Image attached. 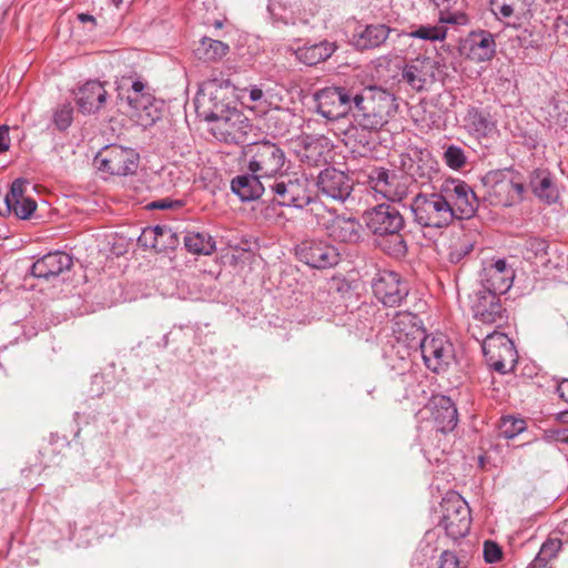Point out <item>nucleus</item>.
Listing matches in <instances>:
<instances>
[{
    "mask_svg": "<svg viewBox=\"0 0 568 568\" xmlns=\"http://www.w3.org/2000/svg\"><path fill=\"white\" fill-rule=\"evenodd\" d=\"M418 176H419V178H424V176H425V173H424V172H423V173H419V174H418Z\"/></svg>",
    "mask_w": 568,
    "mask_h": 568,
    "instance_id": "nucleus-64",
    "label": "nucleus"
},
{
    "mask_svg": "<svg viewBox=\"0 0 568 568\" xmlns=\"http://www.w3.org/2000/svg\"><path fill=\"white\" fill-rule=\"evenodd\" d=\"M230 51L229 44L214 40L207 37H204L201 40L200 45L196 49V55L199 59L211 62L221 60L225 57Z\"/></svg>",
    "mask_w": 568,
    "mask_h": 568,
    "instance_id": "nucleus-40",
    "label": "nucleus"
},
{
    "mask_svg": "<svg viewBox=\"0 0 568 568\" xmlns=\"http://www.w3.org/2000/svg\"><path fill=\"white\" fill-rule=\"evenodd\" d=\"M433 568H462L460 560L457 555L452 550H444L440 552L438 559Z\"/></svg>",
    "mask_w": 568,
    "mask_h": 568,
    "instance_id": "nucleus-47",
    "label": "nucleus"
},
{
    "mask_svg": "<svg viewBox=\"0 0 568 568\" xmlns=\"http://www.w3.org/2000/svg\"><path fill=\"white\" fill-rule=\"evenodd\" d=\"M500 292L481 287L475 293L473 302L474 317L488 325L500 327L507 321V311L500 302Z\"/></svg>",
    "mask_w": 568,
    "mask_h": 568,
    "instance_id": "nucleus-17",
    "label": "nucleus"
},
{
    "mask_svg": "<svg viewBox=\"0 0 568 568\" xmlns=\"http://www.w3.org/2000/svg\"><path fill=\"white\" fill-rule=\"evenodd\" d=\"M557 393L560 398L568 403V379H564L558 384Z\"/></svg>",
    "mask_w": 568,
    "mask_h": 568,
    "instance_id": "nucleus-55",
    "label": "nucleus"
},
{
    "mask_svg": "<svg viewBox=\"0 0 568 568\" xmlns=\"http://www.w3.org/2000/svg\"><path fill=\"white\" fill-rule=\"evenodd\" d=\"M548 564L549 561L546 560L544 557L539 556L537 554V556L535 557V559L530 562V565L528 566V568H548Z\"/></svg>",
    "mask_w": 568,
    "mask_h": 568,
    "instance_id": "nucleus-56",
    "label": "nucleus"
},
{
    "mask_svg": "<svg viewBox=\"0 0 568 568\" xmlns=\"http://www.w3.org/2000/svg\"><path fill=\"white\" fill-rule=\"evenodd\" d=\"M413 221L422 229L440 230L454 223L453 211L442 187L432 193L419 192L409 204Z\"/></svg>",
    "mask_w": 568,
    "mask_h": 568,
    "instance_id": "nucleus-4",
    "label": "nucleus"
},
{
    "mask_svg": "<svg viewBox=\"0 0 568 568\" xmlns=\"http://www.w3.org/2000/svg\"><path fill=\"white\" fill-rule=\"evenodd\" d=\"M463 51L474 61L490 60L496 53V42L489 31L471 32L463 43Z\"/></svg>",
    "mask_w": 568,
    "mask_h": 568,
    "instance_id": "nucleus-26",
    "label": "nucleus"
},
{
    "mask_svg": "<svg viewBox=\"0 0 568 568\" xmlns=\"http://www.w3.org/2000/svg\"><path fill=\"white\" fill-rule=\"evenodd\" d=\"M516 36L513 41L525 50L540 51L545 41V26L540 22H528L525 26H515Z\"/></svg>",
    "mask_w": 568,
    "mask_h": 568,
    "instance_id": "nucleus-32",
    "label": "nucleus"
},
{
    "mask_svg": "<svg viewBox=\"0 0 568 568\" xmlns=\"http://www.w3.org/2000/svg\"><path fill=\"white\" fill-rule=\"evenodd\" d=\"M440 507L443 516L439 526L446 535L454 540L465 537L471 524L468 504L459 495H452L443 499Z\"/></svg>",
    "mask_w": 568,
    "mask_h": 568,
    "instance_id": "nucleus-10",
    "label": "nucleus"
},
{
    "mask_svg": "<svg viewBox=\"0 0 568 568\" xmlns=\"http://www.w3.org/2000/svg\"><path fill=\"white\" fill-rule=\"evenodd\" d=\"M442 191L453 211V221L473 217L478 209V199L473 189L464 181L447 179Z\"/></svg>",
    "mask_w": 568,
    "mask_h": 568,
    "instance_id": "nucleus-12",
    "label": "nucleus"
},
{
    "mask_svg": "<svg viewBox=\"0 0 568 568\" xmlns=\"http://www.w3.org/2000/svg\"><path fill=\"white\" fill-rule=\"evenodd\" d=\"M357 89L326 87L314 94L316 111L329 121H337L354 113Z\"/></svg>",
    "mask_w": 568,
    "mask_h": 568,
    "instance_id": "nucleus-7",
    "label": "nucleus"
},
{
    "mask_svg": "<svg viewBox=\"0 0 568 568\" xmlns=\"http://www.w3.org/2000/svg\"><path fill=\"white\" fill-rule=\"evenodd\" d=\"M550 245L539 237H530L525 242L524 257L528 261L548 265L550 263Z\"/></svg>",
    "mask_w": 568,
    "mask_h": 568,
    "instance_id": "nucleus-39",
    "label": "nucleus"
},
{
    "mask_svg": "<svg viewBox=\"0 0 568 568\" xmlns=\"http://www.w3.org/2000/svg\"><path fill=\"white\" fill-rule=\"evenodd\" d=\"M184 205L182 200H171L169 197L152 201L146 204L148 210H176Z\"/></svg>",
    "mask_w": 568,
    "mask_h": 568,
    "instance_id": "nucleus-50",
    "label": "nucleus"
},
{
    "mask_svg": "<svg viewBox=\"0 0 568 568\" xmlns=\"http://www.w3.org/2000/svg\"><path fill=\"white\" fill-rule=\"evenodd\" d=\"M316 185L323 195L341 203L351 196L354 189L352 178L333 166L325 168L320 172Z\"/></svg>",
    "mask_w": 568,
    "mask_h": 568,
    "instance_id": "nucleus-18",
    "label": "nucleus"
},
{
    "mask_svg": "<svg viewBox=\"0 0 568 568\" xmlns=\"http://www.w3.org/2000/svg\"><path fill=\"white\" fill-rule=\"evenodd\" d=\"M483 354L487 364L496 372L505 374L517 363V351L514 342L504 333H487L481 343Z\"/></svg>",
    "mask_w": 568,
    "mask_h": 568,
    "instance_id": "nucleus-9",
    "label": "nucleus"
},
{
    "mask_svg": "<svg viewBox=\"0 0 568 568\" xmlns=\"http://www.w3.org/2000/svg\"><path fill=\"white\" fill-rule=\"evenodd\" d=\"M120 99H125L143 125H151L161 118L162 102L156 100L146 81L123 77L118 88Z\"/></svg>",
    "mask_w": 568,
    "mask_h": 568,
    "instance_id": "nucleus-5",
    "label": "nucleus"
},
{
    "mask_svg": "<svg viewBox=\"0 0 568 568\" xmlns=\"http://www.w3.org/2000/svg\"><path fill=\"white\" fill-rule=\"evenodd\" d=\"M473 250V244L469 242H463L459 244H455L450 247L449 251V261L452 263L460 262L467 254H469Z\"/></svg>",
    "mask_w": 568,
    "mask_h": 568,
    "instance_id": "nucleus-51",
    "label": "nucleus"
},
{
    "mask_svg": "<svg viewBox=\"0 0 568 568\" xmlns=\"http://www.w3.org/2000/svg\"><path fill=\"white\" fill-rule=\"evenodd\" d=\"M248 97L253 102H261L264 98V93L262 89L254 85L248 89Z\"/></svg>",
    "mask_w": 568,
    "mask_h": 568,
    "instance_id": "nucleus-54",
    "label": "nucleus"
},
{
    "mask_svg": "<svg viewBox=\"0 0 568 568\" xmlns=\"http://www.w3.org/2000/svg\"><path fill=\"white\" fill-rule=\"evenodd\" d=\"M405 36L422 40L438 41L445 39L446 32L442 27L419 26L417 29L406 33Z\"/></svg>",
    "mask_w": 568,
    "mask_h": 568,
    "instance_id": "nucleus-43",
    "label": "nucleus"
},
{
    "mask_svg": "<svg viewBox=\"0 0 568 568\" xmlns=\"http://www.w3.org/2000/svg\"><path fill=\"white\" fill-rule=\"evenodd\" d=\"M374 390H375V388L373 387L372 389H368V390H367V393H368L369 395H372Z\"/></svg>",
    "mask_w": 568,
    "mask_h": 568,
    "instance_id": "nucleus-62",
    "label": "nucleus"
},
{
    "mask_svg": "<svg viewBox=\"0 0 568 568\" xmlns=\"http://www.w3.org/2000/svg\"><path fill=\"white\" fill-rule=\"evenodd\" d=\"M390 32L386 24H369L355 36L354 44L359 50L374 49L383 44Z\"/></svg>",
    "mask_w": 568,
    "mask_h": 568,
    "instance_id": "nucleus-34",
    "label": "nucleus"
},
{
    "mask_svg": "<svg viewBox=\"0 0 568 568\" xmlns=\"http://www.w3.org/2000/svg\"><path fill=\"white\" fill-rule=\"evenodd\" d=\"M560 19L564 20V22H565V24L567 27L565 32L568 34V13L562 16V17H560Z\"/></svg>",
    "mask_w": 568,
    "mask_h": 568,
    "instance_id": "nucleus-61",
    "label": "nucleus"
},
{
    "mask_svg": "<svg viewBox=\"0 0 568 568\" xmlns=\"http://www.w3.org/2000/svg\"><path fill=\"white\" fill-rule=\"evenodd\" d=\"M108 92L100 81H88L79 88L75 102L83 114L98 112L106 102Z\"/></svg>",
    "mask_w": 568,
    "mask_h": 568,
    "instance_id": "nucleus-27",
    "label": "nucleus"
},
{
    "mask_svg": "<svg viewBox=\"0 0 568 568\" xmlns=\"http://www.w3.org/2000/svg\"><path fill=\"white\" fill-rule=\"evenodd\" d=\"M37 209V202L24 196V193L20 197H16V202L12 205V213L20 220H28Z\"/></svg>",
    "mask_w": 568,
    "mask_h": 568,
    "instance_id": "nucleus-44",
    "label": "nucleus"
},
{
    "mask_svg": "<svg viewBox=\"0 0 568 568\" xmlns=\"http://www.w3.org/2000/svg\"><path fill=\"white\" fill-rule=\"evenodd\" d=\"M162 237L172 239V229L168 225H156L143 230L139 242L143 246H151L158 252H164L174 248V240L171 242L162 241Z\"/></svg>",
    "mask_w": 568,
    "mask_h": 568,
    "instance_id": "nucleus-35",
    "label": "nucleus"
},
{
    "mask_svg": "<svg viewBox=\"0 0 568 568\" xmlns=\"http://www.w3.org/2000/svg\"><path fill=\"white\" fill-rule=\"evenodd\" d=\"M397 108L394 94L381 87L369 85L357 89L353 118L363 130L377 132L389 122Z\"/></svg>",
    "mask_w": 568,
    "mask_h": 568,
    "instance_id": "nucleus-1",
    "label": "nucleus"
},
{
    "mask_svg": "<svg viewBox=\"0 0 568 568\" xmlns=\"http://www.w3.org/2000/svg\"><path fill=\"white\" fill-rule=\"evenodd\" d=\"M392 332L398 342L405 343L408 347H417V342L425 335L423 321L410 312H397L394 315Z\"/></svg>",
    "mask_w": 568,
    "mask_h": 568,
    "instance_id": "nucleus-21",
    "label": "nucleus"
},
{
    "mask_svg": "<svg viewBox=\"0 0 568 568\" xmlns=\"http://www.w3.org/2000/svg\"><path fill=\"white\" fill-rule=\"evenodd\" d=\"M331 217L323 222L327 235L341 243L355 244L362 237V225L352 216L337 215L335 211L329 212Z\"/></svg>",
    "mask_w": 568,
    "mask_h": 568,
    "instance_id": "nucleus-20",
    "label": "nucleus"
},
{
    "mask_svg": "<svg viewBox=\"0 0 568 568\" xmlns=\"http://www.w3.org/2000/svg\"><path fill=\"white\" fill-rule=\"evenodd\" d=\"M267 195L278 206L303 209L311 203L307 178L285 170L267 181Z\"/></svg>",
    "mask_w": 568,
    "mask_h": 568,
    "instance_id": "nucleus-6",
    "label": "nucleus"
},
{
    "mask_svg": "<svg viewBox=\"0 0 568 568\" xmlns=\"http://www.w3.org/2000/svg\"><path fill=\"white\" fill-rule=\"evenodd\" d=\"M73 120V109L70 104L58 108L53 114V123L60 131L67 130Z\"/></svg>",
    "mask_w": 568,
    "mask_h": 568,
    "instance_id": "nucleus-46",
    "label": "nucleus"
},
{
    "mask_svg": "<svg viewBox=\"0 0 568 568\" xmlns=\"http://www.w3.org/2000/svg\"><path fill=\"white\" fill-rule=\"evenodd\" d=\"M174 240V247L179 244V240H178V236L176 234L172 231V239L170 237H162V241L164 242H171Z\"/></svg>",
    "mask_w": 568,
    "mask_h": 568,
    "instance_id": "nucleus-60",
    "label": "nucleus"
},
{
    "mask_svg": "<svg viewBox=\"0 0 568 568\" xmlns=\"http://www.w3.org/2000/svg\"><path fill=\"white\" fill-rule=\"evenodd\" d=\"M78 19L81 22H95V18L89 13H80Z\"/></svg>",
    "mask_w": 568,
    "mask_h": 568,
    "instance_id": "nucleus-58",
    "label": "nucleus"
},
{
    "mask_svg": "<svg viewBox=\"0 0 568 568\" xmlns=\"http://www.w3.org/2000/svg\"><path fill=\"white\" fill-rule=\"evenodd\" d=\"M444 161L450 169L459 170L465 165L466 156L462 148L452 144L444 152Z\"/></svg>",
    "mask_w": 568,
    "mask_h": 568,
    "instance_id": "nucleus-45",
    "label": "nucleus"
},
{
    "mask_svg": "<svg viewBox=\"0 0 568 568\" xmlns=\"http://www.w3.org/2000/svg\"><path fill=\"white\" fill-rule=\"evenodd\" d=\"M284 131H285V130H281V129H280L277 133H278V134H281V135H283V134H284Z\"/></svg>",
    "mask_w": 568,
    "mask_h": 568,
    "instance_id": "nucleus-63",
    "label": "nucleus"
},
{
    "mask_svg": "<svg viewBox=\"0 0 568 568\" xmlns=\"http://www.w3.org/2000/svg\"><path fill=\"white\" fill-rule=\"evenodd\" d=\"M234 87L229 79H211L205 83L202 100H199L197 111L211 124L217 119L236 110L230 106L229 94Z\"/></svg>",
    "mask_w": 568,
    "mask_h": 568,
    "instance_id": "nucleus-8",
    "label": "nucleus"
},
{
    "mask_svg": "<svg viewBox=\"0 0 568 568\" xmlns=\"http://www.w3.org/2000/svg\"><path fill=\"white\" fill-rule=\"evenodd\" d=\"M72 265L73 260L69 254L61 251L50 252L32 264L31 274L34 277L50 281L63 272L70 271Z\"/></svg>",
    "mask_w": 568,
    "mask_h": 568,
    "instance_id": "nucleus-25",
    "label": "nucleus"
},
{
    "mask_svg": "<svg viewBox=\"0 0 568 568\" xmlns=\"http://www.w3.org/2000/svg\"><path fill=\"white\" fill-rule=\"evenodd\" d=\"M514 271L505 260H497L484 270L483 287L506 293L513 284Z\"/></svg>",
    "mask_w": 568,
    "mask_h": 568,
    "instance_id": "nucleus-29",
    "label": "nucleus"
},
{
    "mask_svg": "<svg viewBox=\"0 0 568 568\" xmlns=\"http://www.w3.org/2000/svg\"><path fill=\"white\" fill-rule=\"evenodd\" d=\"M561 548V541L558 538L547 539L540 547L538 555L550 561Z\"/></svg>",
    "mask_w": 568,
    "mask_h": 568,
    "instance_id": "nucleus-48",
    "label": "nucleus"
},
{
    "mask_svg": "<svg viewBox=\"0 0 568 568\" xmlns=\"http://www.w3.org/2000/svg\"><path fill=\"white\" fill-rule=\"evenodd\" d=\"M432 419L443 434L453 432L458 424V412L454 402L445 395H434L429 400Z\"/></svg>",
    "mask_w": 568,
    "mask_h": 568,
    "instance_id": "nucleus-24",
    "label": "nucleus"
},
{
    "mask_svg": "<svg viewBox=\"0 0 568 568\" xmlns=\"http://www.w3.org/2000/svg\"><path fill=\"white\" fill-rule=\"evenodd\" d=\"M372 290L384 306L397 307L408 296L409 285L397 272L378 270L372 280Z\"/></svg>",
    "mask_w": 568,
    "mask_h": 568,
    "instance_id": "nucleus-11",
    "label": "nucleus"
},
{
    "mask_svg": "<svg viewBox=\"0 0 568 568\" xmlns=\"http://www.w3.org/2000/svg\"><path fill=\"white\" fill-rule=\"evenodd\" d=\"M334 51L335 47L333 43L323 41L320 43L298 48L295 54L300 62L312 67L327 60L334 53Z\"/></svg>",
    "mask_w": 568,
    "mask_h": 568,
    "instance_id": "nucleus-36",
    "label": "nucleus"
},
{
    "mask_svg": "<svg viewBox=\"0 0 568 568\" xmlns=\"http://www.w3.org/2000/svg\"><path fill=\"white\" fill-rule=\"evenodd\" d=\"M306 0H270L267 10L275 21L288 23L290 19L302 14Z\"/></svg>",
    "mask_w": 568,
    "mask_h": 568,
    "instance_id": "nucleus-37",
    "label": "nucleus"
},
{
    "mask_svg": "<svg viewBox=\"0 0 568 568\" xmlns=\"http://www.w3.org/2000/svg\"><path fill=\"white\" fill-rule=\"evenodd\" d=\"M297 260L311 268L325 270L338 264V250L324 240L307 239L295 247Z\"/></svg>",
    "mask_w": 568,
    "mask_h": 568,
    "instance_id": "nucleus-14",
    "label": "nucleus"
},
{
    "mask_svg": "<svg viewBox=\"0 0 568 568\" xmlns=\"http://www.w3.org/2000/svg\"><path fill=\"white\" fill-rule=\"evenodd\" d=\"M503 551L497 542L493 540H486L484 542V559L488 564L497 562L501 559Z\"/></svg>",
    "mask_w": 568,
    "mask_h": 568,
    "instance_id": "nucleus-49",
    "label": "nucleus"
},
{
    "mask_svg": "<svg viewBox=\"0 0 568 568\" xmlns=\"http://www.w3.org/2000/svg\"><path fill=\"white\" fill-rule=\"evenodd\" d=\"M187 252L195 255H210L215 251V241L206 232H187L183 239Z\"/></svg>",
    "mask_w": 568,
    "mask_h": 568,
    "instance_id": "nucleus-38",
    "label": "nucleus"
},
{
    "mask_svg": "<svg viewBox=\"0 0 568 568\" xmlns=\"http://www.w3.org/2000/svg\"><path fill=\"white\" fill-rule=\"evenodd\" d=\"M557 420L562 424H568V410H564L557 414Z\"/></svg>",
    "mask_w": 568,
    "mask_h": 568,
    "instance_id": "nucleus-59",
    "label": "nucleus"
},
{
    "mask_svg": "<svg viewBox=\"0 0 568 568\" xmlns=\"http://www.w3.org/2000/svg\"><path fill=\"white\" fill-rule=\"evenodd\" d=\"M99 170L112 175L128 176L136 172L139 154L130 148L111 144L95 158Z\"/></svg>",
    "mask_w": 568,
    "mask_h": 568,
    "instance_id": "nucleus-15",
    "label": "nucleus"
},
{
    "mask_svg": "<svg viewBox=\"0 0 568 568\" xmlns=\"http://www.w3.org/2000/svg\"><path fill=\"white\" fill-rule=\"evenodd\" d=\"M536 0H490L491 11L498 18L527 20Z\"/></svg>",
    "mask_w": 568,
    "mask_h": 568,
    "instance_id": "nucleus-33",
    "label": "nucleus"
},
{
    "mask_svg": "<svg viewBox=\"0 0 568 568\" xmlns=\"http://www.w3.org/2000/svg\"><path fill=\"white\" fill-rule=\"evenodd\" d=\"M369 187L389 202H400L407 194V187L398 175L385 168H373L368 174Z\"/></svg>",
    "mask_w": 568,
    "mask_h": 568,
    "instance_id": "nucleus-19",
    "label": "nucleus"
},
{
    "mask_svg": "<svg viewBox=\"0 0 568 568\" xmlns=\"http://www.w3.org/2000/svg\"><path fill=\"white\" fill-rule=\"evenodd\" d=\"M526 420L514 416H503L499 420V435L507 439H513L526 430Z\"/></svg>",
    "mask_w": 568,
    "mask_h": 568,
    "instance_id": "nucleus-42",
    "label": "nucleus"
},
{
    "mask_svg": "<svg viewBox=\"0 0 568 568\" xmlns=\"http://www.w3.org/2000/svg\"><path fill=\"white\" fill-rule=\"evenodd\" d=\"M464 129L477 140L491 139L497 132V121L486 109L469 105L463 118Z\"/></svg>",
    "mask_w": 568,
    "mask_h": 568,
    "instance_id": "nucleus-22",
    "label": "nucleus"
},
{
    "mask_svg": "<svg viewBox=\"0 0 568 568\" xmlns=\"http://www.w3.org/2000/svg\"><path fill=\"white\" fill-rule=\"evenodd\" d=\"M263 176L255 173L242 174L231 181V190L242 201H254L267 194V182H262Z\"/></svg>",
    "mask_w": 568,
    "mask_h": 568,
    "instance_id": "nucleus-30",
    "label": "nucleus"
},
{
    "mask_svg": "<svg viewBox=\"0 0 568 568\" xmlns=\"http://www.w3.org/2000/svg\"><path fill=\"white\" fill-rule=\"evenodd\" d=\"M241 159L248 172L263 176L266 182L287 170L290 163L284 149L268 139L242 146Z\"/></svg>",
    "mask_w": 568,
    "mask_h": 568,
    "instance_id": "nucleus-3",
    "label": "nucleus"
},
{
    "mask_svg": "<svg viewBox=\"0 0 568 568\" xmlns=\"http://www.w3.org/2000/svg\"><path fill=\"white\" fill-rule=\"evenodd\" d=\"M417 347L420 348L426 367L436 373L445 371L454 358L453 345L443 334L424 335L417 342Z\"/></svg>",
    "mask_w": 568,
    "mask_h": 568,
    "instance_id": "nucleus-16",
    "label": "nucleus"
},
{
    "mask_svg": "<svg viewBox=\"0 0 568 568\" xmlns=\"http://www.w3.org/2000/svg\"><path fill=\"white\" fill-rule=\"evenodd\" d=\"M10 148L9 126L0 125V153L8 151Z\"/></svg>",
    "mask_w": 568,
    "mask_h": 568,
    "instance_id": "nucleus-53",
    "label": "nucleus"
},
{
    "mask_svg": "<svg viewBox=\"0 0 568 568\" xmlns=\"http://www.w3.org/2000/svg\"><path fill=\"white\" fill-rule=\"evenodd\" d=\"M558 440L568 443V428H564L560 430H557V437Z\"/></svg>",
    "mask_w": 568,
    "mask_h": 568,
    "instance_id": "nucleus-57",
    "label": "nucleus"
},
{
    "mask_svg": "<svg viewBox=\"0 0 568 568\" xmlns=\"http://www.w3.org/2000/svg\"><path fill=\"white\" fill-rule=\"evenodd\" d=\"M530 187L532 193L546 204H554L559 199L552 174L547 169H536L531 172Z\"/></svg>",
    "mask_w": 568,
    "mask_h": 568,
    "instance_id": "nucleus-31",
    "label": "nucleus"
},
{
    "mask_svg": "<svg viewBox=\"0 0 568 568\" xmlns=\"http://www.w3.org/2000/svg\"><path fill=\"white\" fill-rule=\"evenodd\" d=\"M364 223L367 230L378 237H390L388 244L383 250L390 256L403 257L407 253V243L400 231L404 230L406 222L399 210L388 203L377 204L363 214Z\"/></svg>",
    "mask_w": 568,
    "mask_h": 568,
    "instance_id": "nucleus-2",
    "label": "nucleus"
},
{
    "mask_svg": "<svg viewBox=\"0 0 568 568\" xmlns=\"http://www.w3.org/2000/svg\"><path fill=\"white\" fill-rule=\"evenodd\" d=\"M212 134L221 142L246 145L254 130L250 120L237 109L211 124Z\"/></svg>",
    "mask_w": 568,
    "mask_h": 568,
    "instance_id": "nucleus-13",
    "label": "nucleus"
},
{
    "mask_svg": "<svg viewBox=\"0 0 568 568\" xmlns=\"http://www.w3.org/2000/svg\"><path fill=\"white\" fill-rule=\"evenodd\" d=\"M436 62L429 57H418L407 63L402 72V79L412 89L423 91L435 79Z\"/></svg>",
    "mask_w": 568,
    "mask_h": 568,
    "instance_id": "nucleus-23",
    "label": "nucleus"
},
{
    "mask_svg": "<svg viewBox=\"0 0 568 568\" xmlns=\"http://www.w3.org/2000/svg\"><path fill=\"white\" fill-rule=\"evenodd\" d=\"M27 180L16 179L10 187V191L4 195H0V215L6 216L12 213V205L16 197H20L26 192Z\"/></svg>",
    "mask_w": 568,
    "mask_h": 568,
    "instance_id": "nucleus-41",
    "label": "nucleus"
},
{
    "mask_svg": "<svg viewBox=\"0 0 568 568\" xmlns=\"http://www.w3.org/2000/svg\"><path fill=\"white\" fill-rule=\"evenodd\" d=\"M483 183L489 189V194L506 206L511 205L513 170H491L483 176Z\"/></svg>",
    "mask_w": 568,
    "mask_h": 568,
    "instance_id": "nucleus-28",
    "label": "nucleus"
},
{
    "mask_svg": "<svg viewBox=\"0 0 568 568\" xmlns=\"http://www.w3.org/2000/svg\"><path fill=\"white\" fill-rule=\"evenodd\" d=\"M525 193L524 183L518 179V174L513 171V183H511V204L521 201Z\"/></svg>",
    "mask_w": 568,
    "mask_h": 568,
    "instance_id": "nucleus-52",
    "label": "nucleus"
}]
</instances>
